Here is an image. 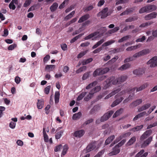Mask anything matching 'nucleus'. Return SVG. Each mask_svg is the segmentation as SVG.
<instances>
[{"instance_id": "nucleus-1", "label": "nucleus", "mask_w": 157, "mask_h": 157, "mask_svg": "<svg viewBox=\"0 0 157 157\" xmlns=\"http://www.w3.org/2000/svg\"><path fill=\"white\" fill-rule=\"evenodd\" d=\"M109 70V69L108 67H105L103 69L99 68L96 70L94 72L93 76L94 77L98 75H101L104 74Z\"/></svg>"}, {"instance_id": "nucleus-2", "label": "nucleus", "mask_w": 157, "mask_h": 157, "mask_svg": "<svg viewBox=\"0 0 157 157\" xmlns=\"http://www.w3.org/2000/svg\"><path fill=\"white\" fill-rule=\"evenodd\" d=\"M114 80L113 77V76L107 79L105 81L106 83L104 85L103 89L105 90L106 89L111 86L112 84L114 85H116V83Z\"/></svg>"}, {"instance_id": "nucleus-3", "label": "nucleus", "mask_w": 157, "mask_h": 157, "mask_svg": "<svg viewBox=\"0 0 157 157\" xmlns=\"http://www.w3.org/2000/svg\"><path fill=\"white\" fill-rule=\"evenodd\" d=\"M114 80L113 77V76L107 79L105 81L106 83L104 85L103 89L105 90L106 89L111 86L112 84L114 85H116V83Z\"/></svg>"}, {"instance_id": "nucleus-4", "label": "nucleus", "mask_w": 157, "mask_h": 157, "mask_svg": "<svg viewBox=\"0 0 157 157\" xmlns=\"http://www.w3.org/2000/svg\"><path fill=\"white\" fill-rule=\"evenodd\" d=\"M151 52V50L149 49H145L140 51L133 55V57L135 59L141 56L144 55L149 53Z\"/></svg>"}, {"instance_id": "nucleus-5", "label": "nucleus", "mask_w": 157, "mask_h": 157, "mask_svg": "<svg viewBox=\"0 0 157 157\" xmlns=\"http://www.w3.org/2000/svg\"><path fill=\"white\" fill-rule=\"evenodd\" d=\"M151 52V50L149 49H145L140 51L133 55V57L135 59L141 56L144 55L149 53Z\"/></svg>"}, {"instance_id": "nucleus-6", "label": "nucleus", "mask_w": 157, "mask_h": 157, "mask_svg": "<svg viewBox=\"0 0 157 157\" xmlns=\"http://www.w3.org/2000/svg\"><path fill=\"white\" fill-rule=\"evenodd\" d=\"M149 85L148 83L146 82L139 87L134 88L130 89L129 91V92L131 93L132 92H134L136 90V92L141 91L147 87L149 86Z\"/></svg>"}, {"instance_id": "nucleus-7", "label": "nucleus", "mask_w": 157, "mask_h": 157, "mask_svg": "<svg viewBox=\"0 0 157 157\" xmlns=\"http://www.w3.org/2000/svg\"><path fill=\"white\" fill-rule=\"evenodd\" d=\"M148 65L150 64L151 67H154L157 66V56H155L150 59L147 63Z\"/></svg>"}, {"instance_id": "nucleus-8", "label": "nucleus", "mask_w": 157, "mask_h": 157, "mask_svg": "<svg viewBox=\"0 0 157 157\" xmlns=\"http://www.w3.org/2000/svg\"><path fill=\"white\" fill-rule=\"evenodd\" d=\"M131 133L130 132H128L124 133L122 135L120 136L119 137L117 138L114 141V143L113 144L112 143L110 145V147L113 146L114 144L118 142L120 140H121L122 138H125L127 136H130Z\"/></svg>"}, {"instance_id": "nucleus-9", "label": "nucleus", "mask_w": 157, "mask_h": 157, "mask_svg": "<svg viewBox=\"0 0 157 157\" xmlns=\"http://www.w3.org/2000/svg\"><path fill=\"white\" fill-rule=\"evenodd\" d=\"M97 143L96 142H92L90 144L86 147V150L87 152H89L94 150L96 147L98 148L99 146H97Z\"/></svg>"}, {"instance_id": "nucleus-10", "label": "nucleus", "mask_w": 157, "mask_h": 157, "mask_svg": "<svg viewBox=\"0 0 157 157\" xmlns=\"http://www.w3.org/2000/svg\"><path fill=\"white\" fill-rule=\"evenodd\" d=\"M114 80L116 83V85L121 84V83L124 82L127 79V76L126 75H123L121 76L118 78L115 79V78L113 77Z\"/></svg>"}, {"instance_id": "nucleus-11", "label": "nucleus", "mask_w": 157, "mask_h": 157, "mask_svg": "<svg viewBox=\"0 0 157 157\" xmlns=\"http://www.w3.org/2000/svg\"><path fill=\"white\" fill-rule=\"evenodd\" d=\"M113 113V111H110L107 113H105L102 116L101 119V122H103L107 120L112 116Z\"/></svg>"}, {"instance_id": "nucleus-12", "label": "nucleus", "mask_w": 157, "mask_h": 157, "mask_svg": "<svg viewBox=\"0 0 157 157\" xmlns=\"http://www.w3.org/2000/svg\"><path fill=\"white\" fill-rule=\"evenodd\" d=\"M152 133V131L151 129L146 131L140 136V140L141 141L144 140L150 136Z\"/></svg>"}, {"instance_id": "nucleus-13", "label": "nucleus", "mask_w": 157, "mask_h": 157, "mask_svg": "<svg viewBox=\"0 0 157 157\" xmlns=\"http://www.w3.org/2000/svg\"><path fill=\"white\" fill-rule=\"evenodd\" d=\"M121 90V89L120 88H115L109 94H108L105 97L104 99H106L112 97L116 94L118 93Z\"/></svg>"}, {"instance_id": "nucleus-14", "label": "nucleus", "mask_w": 157, "mask_h": 157, "mask_svg": "<svg viewBox=\"0 0 157 157\" xmlns=\"http://www.w3.org/2000/svg\"><path fill=\"white\" fill-rule=\"evenodd\" d=\"M152 137L150 136L147 140L144 141L141 144V148H144L147 146L151 142L152 140Z\"/></svg>"}, {"instance_id": "nucleus-15", "label": "nucleus", "mask_w": 157, "mask_h": 157, "mask_svg": "<svg viewBox=\"0 0 157 157\" xmlns=\"http://www.w3.org/2000/svg\"><path fill=\"white\" fill-rule=\"evenodd\" d=\"M142 102V100L141 99H137L130 104V107L131 108L135 107L141 104Z\"/></svg>"}, {"instance_id": "nucleus-16", "label": "nucleus", "mask_w": 157, "mask_h": 157, "mask_svg": "<svg viewBox=\"0 0 157 157\" xmlns=\"http://www.w3.org/2000/svg\"><path fill=\"white\" fill-rule=\"evenodd\" d=\"M120 151V149L118 146L116 145L113 148V151L109 153L108 155L109 156L116 155L119 153Z\"/></svg>"}, {"instance_id": "nucleus-17", "label": "nucleus", "mask_w": 157, "mask_h": 157, "mask_svg": "<svg viewBox=\"0 0 157 157\" xmlns=\"http://www.w3.org/2000/svg\"><path fill=\"white\" fill-rule=\"evenodd\" d=\"M85 131L83 130H81L75 131L74 134V136L76 137L80 138L84 134Z\"/></svg>"}, {"instance_id": "nucleus-18", "label": "nucleus", "mask_w": 157, "mask_h": 157, "mask_svg": "<svg viewBox=\"0 0 157 157\" xmlns=\"http://www.w3.org/2000/svg\"><path fill=\"white\" fill-rule=\"evenodd\" d=\"M109 15L108 10H101L98 14V16L100 17L101 18H104Z\"/></svg>"}, {"instance_id": "nucleus-19", "label": "nucleus", "mask_w": 157, "mask_h": 157, "mask_svg": "<svg viewBox=\"0 0 157 157\" xmlns=\"http://www.w3.org/2000/svg\"><path fill=\"white\" fill-rule=\"evenodd\" d=\"M148 114H147V113L145 111H144L139 114L136 115L133 119V121H136L138 119L142 117L144 115L147 116Z\"/></svg>"}, {"instance_id": "nucleus-20", "label": "nucleus", "mask_w": 157, "mask_h": 157, "mask_svg": "<svg viewBox=\"0 0 157 157\" xmlns=\"http://www.w3.org/2000/svg\"><path fill=\"white\" fill-rule=\"evenodd\" d=\"M157 15V13L154 12L146 15L145 17V19L146 20H149L156 17Z\"/></svg>"}, {"instance_id": "nucleus-21", "label": "nucleus", "mask_w": 157, "mask_h": 157, "mask_svg": "<svg viewBox=\"0 0 157 157\" xmlns=\"http://www.w3.org/2000/svg\"><path fill=\"white\" fill-rule=\"evenodd\" d=\"M151 104L150 103L146 104L140 107L138 109V112H141L144 111L149 108L151 106Z\"/></svg>"}, {"instance_id": "nucleus-22", "label": "nucleus", "mask_w": 157, "mask_h": 157, "mask_svg": "<svg viewBox=\"0 0 157 157\" xmlns=\"http://www.w3.org/2000/svg\"><path fill=\"white\" fill-rule=\"evenodd\" d=\"M156 7L154 5H148L141 8L140 10H156Z\"/></svg>"}, {"instance_id": "nucleus-23", "label": "nucleus", "mask_w": 157, "mask_h": 157, "mask_svg": "<svg viewBox=\"0 0 157 157\" xmlns=\"http://www.w3.org/2000/svg\"><path fill=\"white\" fill-rule=\"evenodd\" d=\"M98 31L96 32H98V34L97 36L98 37H101L103 35V34L106 31V28L105 27H102L101 28L98 30Z\"/></svg>"}, {"instance_id": "nucleus-24", "label": "nucleus", "mask_w": 157, "mask_h": 157, "mask_svg": "<svg viewBox=\"0 0 157 157\" xmlns=\"http://www.w3.org/2000/svg\"><path fill=\"white\" fill-rule=\"evenodd\" d=\"M131 65L129 63H126L118 68V70L120 71H124L128 69L130 67Z\"/></svg>"}, {"instance_id": "nucleus-25", "label": "nucleus", "mask_w": 157, "mask_h": 157, "mask_svg": "<svg viewBox=\"0 0 157 157\" xmlns=\"http://www.w3.org/2000/svg\"><path fill=\"white\" fill-rule=\"evenodd\" d=\"M144 152V150H141L136 155L135 157H146L148 153L147 152H145L143 154Z\"/></svg>"}, {"instance_id": "nucleus-26", "label": "nucleus", "mask_w": 157, "mask_h": 157, "mask_svg": "<svg viewBox=\"0 0 157 157\" xmlns=\"http://www.w3.org/2000/svg\"><path fill=\"white\" fill-rule=\"evenodd\" d=\"M123 99V98L121 97L116 99L112 104L111 106L112 107L119 104Z\"/></svg>"}, {"instance_id": "nucleus-27", "label": "nucleus", "mask_w": 157, "mask_h": 157, "mask_svg": "<svg viewBox=\"0 0 157 157\" xmlns=\"http://www.w3.org/2000/svg\"><path fill=\"white\" fill-rule=\"evenodd\" d=\"M89 17V15L88 14H86L81 17L78 20V22L79 23H82L86 20Z\"/></svg>"}, {"instance_id": "nucleus-28", "label": "nucleus", "mask_w": 157, "mask_h": 157, "mask_svg": "<svg viewBox=\"0 0 157 157\" xmlns=\"http://www.w3.org/2000/svg\"><path fill=\"white\" fill-rule=\"evenodd\" d=\"M82 116V113L80 112H79L77 113H76L73 116L72 119L73 120H77L80 118Z\"/></svg>"}, {"instance_id": "nucleus-29", "label": "nucleus", "mask_w": 157, "mask_h": 157, "mask_svg": "<svg viewBox=\"0 0 157 157\" xmlns=\"http://www.w3.org/2000/svg\"><path fill=\"white\" fill-rule=\"evenodd\" d=\"M98 33V32H95L94 33H91L89 34L88 36L85 37V38H84V40H88L93 37H94L97 36Z\"/></svg>"}, {"instance_id": "nucleus-30", "label": "nucleus", "mask_w": 157, "mask_h": 157, "mask_svg": "<svg viewBox=\"0 0 157 157\" xmlns=\"http://www.w3.org/2000/svg\"><path fill=\"white\" fill-rule=\"evenodd\" d=\"M115 136L114 135H112L110 137H109L105 140V145H107L109 144L112 140L115 138Z\"/></svg>"}, {"instance_id": "nucleus-31", "label": "nucleus", "mask_w": 157, "mask_h": 157, "mask_svg": "<svg viewBox=\"0 0 157 157\" xmlns=\"http://www.w3.org/2000/svg\"><path fill=\"white\" fill-rule=\"evenodd\" d=\"M123 51V50L122 49V48H114L113 50L109 51V52L111 54H112L117 53Z\"/></svg>"}, {"instance_id": "nucleus-32", "label": "nucleus", "mask_w": 157, "mask_h": 157, "mask_svg": "<svg viewBox=\"0 0 157 157\" xmlns=\"http://www.w3.org/2000/svg\"><path fill=\"white\" fill-rule=\"evenodd\" d=\"M43 132L44 135V141L46 142H48L49 141L48 137L46 132V129L45 128H43Z\"/></svg>"}, {"instance_id": "nucleus-33", "label": "nucleus", "mask_w": 157, "mask_h": 157, "mask_svg": "<svg viewBox=\"0 0 157 157\" xmlns=\"http://www.w3.org/2000/svg\"><path fill=\"white\" fill-rule=\"evenodd\" d=\"M153 23L152 21H148L144 23H142L139 26V27L145 28L151 25Z\"/></svg>"}, {"instance_id": "nucleus-34", "label": "nucleus", "mask_w": 157, "mask_h": 157, "mask_svg": "<svg viewBox=\"0 0 157 157\" xmlns=\"http://www.w3.org/2000/svg\"><path fill=\"white\" fill-rule=\"evenodd\" d=\"M94 94V92L90 91L89 94L84 98V100L86 101H88L91 99Z\"/></svg>"}, {"instance_id": "nucleus-35", "label": "nucleus", "mask_w": 157, "mask_h": 157, "mask_svg": "<svg viewBox=\"0 0 157 157\" xmlns=\"http://www.w3.org/2000/svg\"><path fill=\"white\" fill-rule=\"evenodd\" d=\"M105 40L102 39L98 41L95 44H94L92 47L93 49H95L98 47V46L101 44Z\"/></svg>"}, {"instance_id": "nucleus-36", "label": "nucleus", "mask_w": 157, "mask_h": 157, "mask_svg": "<svg viewBox=\"0 0 157 157\" xmlns=\"http://www.w3.org/2000/svg\"><path fill=\"white\" fill-rule=\"evenodd\" d=\"M123 111V109L121 108L117 110L113 115V118H115L120 115L121 113Z\"/></svg>"}, {"instance_id": "nucleus-37", "label": "nucleus", "mask_w": 157, "mask_h": 157, "mask_svg": "<svg viewBox=\"0 0 157 157\" xmlns=\"http://www.w3.org/2000/svg\"><path fill=\"white\" fill-rule=\"evenodd\" d=\"M115 40H110L104 43L102 45L103 47H106L114 43Z\"/></svg>"}, {"instance_id": "nucleus-38", "label": "nucleus", "mask_w": 157, "mask_h": 157, "mask_svg": "<svg viewBox=\"0 0 157 157\" xmlns=\"http://www.w3.org/2000/svg\"><path fill=\"white\" fill-rule=\"evenodd\" d=\"M136 137L135 136L132 137L128 142L127 144L128 145H130L133 144L136 141Z\"/></svg>"}, {"instance_id": "nucleus-39", "label": "nucleus", "mask_w": 157, "mask_h": 157, "mask_svg": "<svg viewBox=\"0 0 157 157\" xmlns=\"http://www.w3.org/2000/svg\"><path fill=\"white\" fill-rule=\"evenodd\" d=\"M43 101L42 100H38L37 104V107L38 108L40 109H41L43 108Z\"/></svg>"}, {"instance_id": "nucleus-40", "label": "nucleus", "mask_w": 157, "mask_h": 157, "mask_svg": "<svg viewBox=\"0 0 157 157\" xmlns=\"http://www.w3.org/2000/svg\"><path fill=\"white\" fill-rule=\"evenodd\" d=\"M55 66L54 65H47L45 67V69L48 71H50L53 70L55 68Z\"/></svg>"}, {"instance_id": "nucleus-41", "label": "nucleus", "mask_w": 157, "mask_h": 157, "mask_svg": "<svg viewBox=\"0 0 157 157\" xmlns=\"http://www.w3.org/2000/svg\"><path fill=\"white\" fill-rule=\"evenodd\" d=\"M59 96L60 94L59 92L58 91L56 92L55 95V100L56 103H57L59 102Z\"/></svg>"}, {"instance_id": "nucleus-42", "label": "nucleus", "mask_w": 157, "mask_h": 157, "mask_svg": "<svg viewBox=\"0 0 157 157\" xmlns=\"http://www.w3.org/2000/svg\"><path fill=\"white\" fill-rule=\"evenodd\" d=\"M86 94L87 92H82L78 96L77 98V100L79 101L82 100Z\"/></svg>"}, {"instance_id": "nucleus-43", "label": "nucleus", "mask_w": 157, "mask_h": 157, "mask_svg": "<svg viewBox=\"0 0 157 157\" xmlns=\"http://www.w3.org/2000/svg\"><path fill=\"white\" fill-rule=\"evenodd\" d=\"M69 0H65L63 3L59 6V8L60 9H62L67 5Z\"/></svg>"}, {"instance_id": "nucleus-44", "label": "nucleus", "mask_w": 157, "mask_h": 157, "mask_svg": "<svg viewBox=\"0 0 157 157\" xmlns=\"http://www.w3.org/2000/svg\"><path fill=\"white\" fill-rule=\"evenodd\" d=\"M130 37V36L127 35L123 37L119 40L118 41L119 43H121L123 42L124 41L127 40Z\"/></svg>"}, {"instance_id": "nucleus-45", "label": "nucleus", "mask_w": 157, "mask_h": 157, "mask_svg": "<svg viewBox=\"0 0 157 157\" xmlns=\"http://www.w3.org/2000/svg\"><path fill=\"white\" fill-rule=\"evenodd\" d=\"M118 57L117 56H115L114 58H113L112 59L109 60L107 63L109 64H112L114 63L118 59Z\"/></svg>"}, {"instance_id": "nucleus-46", "label": "nucleus", "mask_w": 157, "mask_h": 157, "mask_svg": "<svg viewBox=\"0 0 157 157\" xmlns=\"http://www.w3.org/2000/svg\"><path fill=\"white\" fill-rule=\"evenodd\" d=\"M97 83V81H94L92 82V83L89 84L88 86H87L86 88V89H89L91 88L92 87L95 86Z\"/></svg>"}, {"instance_id": "nucleus-47", "label": "nucleus", "mask_w": 157, "mask_h": 157, "mask_svg": "<svg viewBox=\"0 0 157 157\" xmlns=\"http://www.w3.org/2000/svg\"><path fill=\"white\" fill-rule=\"evenodd\" d=\"M101 89V87L100 86H97L95 87L94 88L92 89L91 91L94 92V94L100 91Z\"/></svg>"}, {"instance_id": "nucleus-48", "label": "nucleus", "mask_w": 157, "mask_h": 157, "mask_svg": "<svg viewBox=\"0 0 157 157\" xmlns=\"http://www.w3.org/2000/svg\"><path fill=\"white\" fill-rule=\"evenodd\" d=\"M83 33L81 34L75 36L74 38L72 39L71 40V43H73L75 42L76 40H78L79 38L82 36L83 35Z\"/></svg>"}, {"instance_id": "nucleus-49", "label": "nucleus", "mask_w": 157, "mask_h": 157, "mask_svg": "<svg viewBox=\"0 0 157 157\" xmlns=\"http://www.w3.org/2000/svg\"><path fill=\"white\" fill-rule=\"evenodd\" d=\"M138 47V45L131 46L127 48L126 50L127 51H131L137 49Z\"/></svg>"}, {"instance_id": "nucleus-50", "label": "nucleus", "mask_w": 157, "mask_h": 157, "mask_svg": "<svg viewBox=\"0 0 157 157\" xmlns=\"http://www.w3.org/2000/svg\"><path fill=\"white\" fill-rule=\"evenodd\" d=\"M58 6V4L56 2L54 3L50 7V10H56Z\"/></svg>"}, {"instance_id": "nucleus-51", "label": "nucleus", "mask_w": 157, "mask_h": 157, "mask_svg": "<svg viewBox=\"0 0 157 157\" xmlns=\"http://www.w3.org/2000/svg\"><path fill=\"white\" fill-rule=\"evenodd\" d=\"M63 133V131H60L57 132L55 135L56 139H59L61 137Z\"/></svg>"}, {"instance_id": "nucleus-52", "label": "nucleus", "mask_w": 157, "mask_h": 157, "mask_svg": "<svg viewBox=\"0 0 157 157\" xmlns=\"http://www.w3.org/2000/svg\"><path fill=\"white\" fill-rule=\"evenodd\" d=\"M75 13V12L74 11H73L71 13L67 15L66 17L65 18V19L66 20H68L69 19L71 18L74 14Z\"/></svg>"}, {"instance_id": "nucleus-53", "label": "nucleus", "mask_w": 157, "mask_h": 157, "mask_svg": "<svg viewBox=\"0 0 157 157\" xmlns=\"http://www.w3.org/2000/svg\"><path fill=\"white\" fill-rule=\"evenodd\" d=\"M68 148L67 145H64V146L63 147V151H62V155H64L66 154Z\"/></svg>"}, {"instance_id": "nucleus-54", "label": "nucleus", "mask_w": 157, "mask_h": 157, "mask_svg": "<svg viewBox=\"0 0 157 157\" xmlns=\"http://www.w3.org/2000/svg\"><path fill=\"white\" fill-rule=\"evenodd\" d=\"M127 0H118L116 2V5H118L121 4H124L127 3Z\"/></svg>"}, {"instance_id": "nucleus-55", "label": "nucleus", "mask_w": 157, "mask_h": 157, "mask_svg": "<svg viewBox=\"0 0 157 157\" xmlns=\"http://www.w3.org/2000/svg\"><path fill=\"white\" fill-rule=\"evenodd\" d=\"M93 60V59L92 58H90L87 59L84 61L82 62V65H86L89 63L91 62Z\"/></svg>"}, {"instance_id": "nucleus-56", "label": "nucleus", "mask_w": 157, "mask_h": 157, "mask_svg": "<svg viewBox=\"0 0 157 157\" xmlns=\"http://www.w3.org/2000/svg\"><path fill=\"white\" fill-rule=\"evenodd\" d=\"M104 150H102L98 152L94 157H100L104 154Z\"/></svg>"}, {"instance_id": "nucleus-57", "label": "nucleus", "mask_w": 157, "mask_h": 157, "mask_svg": "<svg viewBox=\"0 0 157 157\" xmlns=\"http://www.w3.org/2000/svg\"><path fill=\"white\" fill-rule=\"evenodd\" d=\"M87 51H85L82 52H80L77 58H81L87 53Z\"/></svg>"}, {"instance_id": "nucleus-58", "label": "nucleus", "mask_w": 157, "mask_h": 157, "mask_svg": "<svg viewBox=\"0 0 157 157\" xmlns=\"http://www.w3.org/2000/svg\"><path fill=\"white\" fill-rule=\"evenodd\" d=\"M32 0H26L25 3L24 4V7H27L31 3Z\"/></svg>"}, {"instance_id": "nucleus-59", "label": "nucleus", "mask_w": 157, "mask_h": 157, "mask_svg": "<svg viewBox=\"0 0 157 157\" xmlns=\"http://www.w3.org/2000/svg\"><path fill=\"white\" fill-rule=\"evenodd\" d=\"M15 4L13 2H11L9 5V7L10 9H12L13 10H14L15 9V6L14 4Z\"/></svg>"}, {"instance_id": "nucleus-60", "label": "nucleus", "mask_w": 157, "mask_h": 157, "mask_svg": "<svg viewBox=\"0 0 157 157\" xmlns=\"http://www.w3.org/2000/svg\"><path fill=\"white\" fill-rule=\"evenodd\" d=\"M17 46V45L15 44L10 45L8 48V50H12Z\"/></svg>"}, {"instance_id": "nucleus-61", "label": "nucleus", "mask_w": 157, "mask_h": 157, "mask_svg": "<svg viewBox=\"0 0 157 157\" xmlns=\"http://www.w3.org/2000/svg\"><path fill=\"white\" fill-rule=\"evenodd\" d=\"M146 39L145 36H143L141 38H138L136 40V42H142L145 40Z\"/></svg>"}, {"instance_id": "nucleus-62", "label": "nucleus", "mask_w": 157, "mask_h": 157, "mask_svg": "<svg viewBox=\"0 0 157 157\" xmlns=\"http://www.w3.org/2000/svg\"><path fill=\"white\" fill-rule=\"evenodd\" d=\"M51 88V86H47L44 89V92L46 94H48L49 92V91Z\"/></svg>"}, {"instance_id": "nucleus-63", "label": "nucleus", "mask_w": 157, "mask_h": 157, "mask_svg": "<svg viewBox=\"0 0 157 157\" xmlns=\"http://www.w3.org/2000/svg\"><path fill=\"white\" fill-rule=\"evenodd\" d=\"M62 146L61 145L57 146L55 148V151L56 152H57L58 151H60L61 149L62 148Z\"/></svg>"}, {"instance_id": "nucleus-64", "label": "nucleus", "mask_w": 157, "mask_h": 157, "mask_svg": "<svg viewBox=\"0 0 157 157\" xmlns=\"http://www.w3.org/2000/svg\"><path fill=\"white\" fill-rule=\"evenodd\" d=\"M125 142V140H121L119 143L117 144L116 145L117 146H118L119 147L122 146L123 144H124Z\"/></svg>"}]
</instances>
